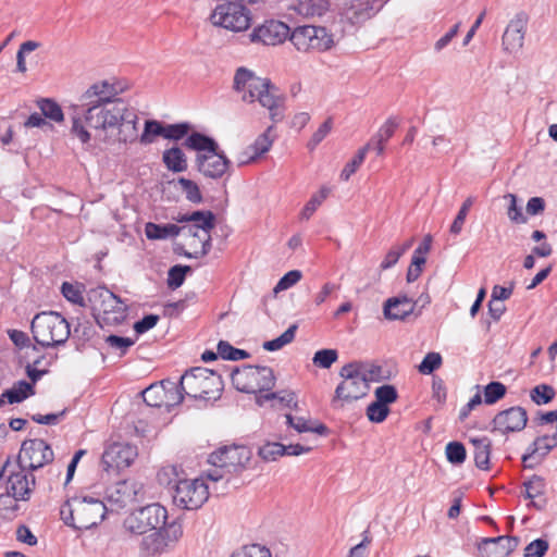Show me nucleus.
<instances>
[{
    "mask_svg": "<svg viewBox=\"0 0 557 557\" xmlns=\"http://www.w3.org/2000/svg\"><path fill=\"white\" fill-rule=\"evenodd\" d=\"M124 91L120 84L101 81L83 94L84 120L96 131V138L114 146L135 141L138 137V116L117 96Z\"/></svg>",
    "mask_w": 557,
    "mask_h": 557,
    "instance_id": "obj_1",
    "label": "nucleus"
},
{
    "mask_svg": "<svg viewBox=\"0 0 557 557\" xmlns=\"http://www.w3.org/2000/svg\"><path fill=\"white\" fill-rule=\"evenodd\" d=\"M233 88L240 94L244 102L260 106L269 111L270 119L275 123L283 119L284 97L270 79L259 77L246 67H238L234 75Z\"/></svg>",
    "mask_w": 557,
    "mask_h": 557,
    "instance_id": "obj_2",
    "label": "nucleus"
},
{
    "mask_svg": "<svg viewBox=\"0 0 557 557\" xmlns=\"http://www.w3.org/2000/svg\"><path fill=\"white\" fill-rule=\"evenodd\" d=\"M178 223H190L180 226L182 234L189 238L190 252L185 251L187 258H201L211 249V231L215 226L214 214L207 211H194L191 213L178 214L174 218Z\"/></svg>",
    "mask_w": 557,
    "mask_h": 557,
    "instance_id": "obj_3",
    "label": "nucleus"
},
{
    "mask_svg": "<svg viewBox=\"0 0 557 557\" xmlns=\"http://www.w3.org/2000/svg\"><path fill=\"white\" fill-rule=\"evenodd\" d=\"M107 507L103 502L92 497H74L60 508V517L66 525L76 530H88L106 516Z\"/></svg>",
    "mask_w": 557,
    "mask_h": 557,
    "instance_id": "obj_4",
    "label": "nucleus"
},
{
    "mask_svg": "<svg viewBox=\"0 0 557 557\" xmlns=\"http://www.w3.org/2000/svg\"><path fill=\"white\" fill-rule=\"evenodd\" d=\"M183 395L195 399L216 400L223 391L221 374L213 370L196 367L180 377Z\"/></svg>",
    "mask_w": 557,
    "mask_h": 557,
    "instance_id": "obj_5",
    "label": "nucleus"
},
{
    "mask_svg": "<svg viewBox=\"0 0 557 557\" xmlns=\"http://www.w3.org/2000/svg\"><path fill=\"white\" fill-rule=\"evenodd\" d=\"M30 329L35 342L44 348L64 345L71 334L66 319L54 311L37 313Z\"/></svg>",
    "mask_w": 557,
    "mask_h": 557,
    "instance_id": "obj_6",
    "label": "nucleus"
},
{
    "mask_svg": "<svg viewBox=\"0 0 557 557\" xmlns=\"http://www.w3.org/2000/svg\"><path fill=\"white\" fill-rule=\"evenodd\" d=\"M214 26L239 33L249 28L252 16L251 12L238 0H222L210 15Z\"/></svg>",
    "mask_w": 557,
    "mask_h": 557,
    "instance_id": "obj_7",
    "label": "nucleus"
},
{
    "mask_svg": "<svg viewBox=\"0 0 557 557\" xmlns=\"http://www.w3.org/2000/svg\"><path fill=\"white\" fill-rule=\"evenodd\" d=\"M235 388L243 393L270 391L275 384L273 370L269 367L244 366L231 373Z\"/></svg>",
    "mask_w": 557,
    "mask_h": 557,
    "instance_id": "obj_8",
    "label": "nucleus"
},
{
    "mask_svg": "<svg viewBox=\"0 0 557 557\" xmlns=\"http://www.w3.org/2000/svg\"><path fill=\"white\" fill-rule=\"evenodd\" d=\"M168 510L160 504H150L133 511L124 521L125 528L136 534L164 529Z\"/></svg>",
    "mask_w": 557,
    "mask_h": 557,
    "instance_id": "obj_9",
    "label": "nucleus"
},
{
    "mask_svg": "<svg viewBox=\"0 0 557 557\" xmlns=\"http://www.w3.org/2000/svg\"><path fill=\"white\" fill-rule=\"evenodd\" d=\"M359 369L357 362L347 363L341 369L339 375L343 381L335 389L333 404L358 400L367 395L370 387Z\"/></svg>",
    "mask_w": 557,
    "mask_h": 557,
    "instance_id": "obj_10",
    "label": "nucleus"
},
{
    "mask_svg": "<svg viewBox=\"0 0 557 557\" xmlns=\"http://www.w3.org/2000/svg\"><path fill=\"white\" fill-rule=\"evenodd\" d=\"M208 498L209 488L201 479L178 480L174 486V504L183 509H199Z\"/></svg>",
    "mask_w": 557,
    "mask_h": 557,
    "instance_id": "obj_11",
    "label": "nucleus"
},
{
    "mask_svg": "<svg viewBox=\"0 0 557 557\" xmlns=\"http://www.w3.org/2000/svg\"><path fill=\"white\" fill-rule=\"evenodd\" d=\"M144 401L150 407H165L170 409L182 403L184 395L181 383L170 379L153 383L141 392Z\"/></svg>",
    "mask_w": 557,
    "mask_h": 557,
    "instance_id": "obj_12",
    "label": "nucleus"
},
{
    "mask_svg": "<svg viewBox=\"0 0 557 557\" xmlns=\"http://www.w3.org/2000/svg\"><path fill=\"white\" fill-rule=\"evenodd\" d=\"M289 39L298 51H324L331 48L333 44L332 36L325 27L312 25L299 26L289 32Z\"/></svg>",
    "mask_w": 557,
    "mask_h": 557,
    "instance_id": "obj_13",
    "label": "nucleus"
},
{
    "mask_svg": "<svg viewBox=\"0 0 557 557\" xmlns=\"http://www.w3.org/2000/svg\"><path fill=\"white\" fill-rule=\"evenodd\" d=\"M251 450L247 446H226L212 453L209 462L220 467L226 473H237L246 468L251 459Z\"/></svg>",
    "mask_w": 557,
    "mask_h": 557,
    "instance_id": "obj_14",
    "label": "nucleus"
},
{
    "mask_svg": "<svg viewBox=\"0 0 557 557\" xmlns=\"http://www.w3.org/2000/svg\"><path fill=\"white\" fill-rule=\"evenodd\" d=\"M53 460V450L44 440L24 441L17 457L20 468L36 470Z\"/></svg>",
    "mask_w": 557,
    "mask_h": 557,
    "instance_id": "obj_15",
    "label": "nucleus"
},
{
    "mask_svg": "<svg viewBox=\"0 0 557 557\" xmlns=\"http://www.w3.org/2000/svg\"><path fill=\"white\" fill-rule=\"evenodd\" d=\"M183 534L181 523L173 521L164 529L156 530L141 540L140 549L146 556H154L163 553L171 544L175 543Z\"/></svg>",
    "mask_w": 557,
    "mask_h": 557,
    "instance_id": "obj_16",
    "label": "nucleus"
},
{
    "mask_svg": "<svg viewBox=\"0 0 557 557\" xmlns=\"http://www.w3.org/2000/svg\"><path fill=\"white\" fill-rule=\"evenodd\" d=\"M100 298L98 323L119 325L126 319L127 306L107 288L97 292Z\"/></svg>",
    "mask_w": 557,
    "mask_h": 557,
    "instance_id": "obj_17",
    "label": "nucleus"
},
{
    "mask_svg": "<svg viewBox=\"0 0 557 557\" xmlns=\"http://www.w3.org/2000/svg\"><path fill=\"white\" fill-rule=\"evenodd\" d=\"M137 447L128 443H112L102 454L101 465L104 471H119L129 467L136 459Z\"/></svg>",
    "mask_w": 557,
    "mask_h": 557,
    "instance_id": "obj_18",
    "label": "nucleus"
},
{
    "mask_svg": "<svg viewBox=\"0 0 557 557\" xmlns=\"http://www.w3.org/2000/svg\"><path fill=\"white\" fill-rule=\"evenodd\" d=\"M288 25L281 21L269 20L255 27L248 37L251 44L277 46L283 44L288 38Z\"/></svg>",
    "mask_w": 557,
    "mask_h": 557,
    "instance_id": "obj_19",
    "label": "nucleus"
},
{
    "mask_svg": "<svg viewBox=\"0 0 557 557\" xmlns=\"http://www.w3.org/2000/svg\"><path fill=\"white\" fill-rule=\"evenodd\" d=\"M143 494V485L134 480L119 481L106 491V498L112 509H122L138 499Z\"/></svg>",
    "mask_w": 557,
    "mask_h": 557,
    "instance_id": "obj_20",
    "label": "nucleus"
},
{
    "mask_svg": "<svg viewBox=\"0 0 557 557\" xmlns=\"http://www.w3.org/2000/svg\"><path fill=\"white\" fill-rule=\"evenodd\" d=\"M528 422V412L520 406L499 411L492 421V431L508 434L522 431Z\"/></svg>",
    "mask_w": 557,
    "mask_h": 557,
    "instance_id": "obj_21",
    "label": "nucleus"
},
{
    "mask_svg": "<svg viewBox=\"0 0 557 557\" xmlns=\"http://www.w3.org/2000/svg\"><path fill=\"white\" fill-rule=\"evenodd\" d=\"M528 26V15L523 12L516 14L508 23L503 34V49L508 53L519 52L524 45Z\"/></svg>",
    "mask_w": 557,
    "mask_h": 557,
    "instance_id": "obj_22",
    "label": "nucleus"
},
{
    "mask_svg": "<svg viewBox=\"0 0 557 557\" xmlns=\"http://www.w3.org/2000/svg\"><path fill=\"white\" fill-rule=\"evenodd\" d=\"M196 163L198 171L207 177H222L231 165V161L219 149L206 152V154H197Z\"/></svg>",
    "mask_w": 557,
    "mask_h": 557,
    "instance_id": "obj_23",
    "label": "nucleus"
},
{
    "mask_svg": "<svg viewBox=\"0 0 557 557\" xmlns=\"http://www.w3.org/2000/svg\"><path fill=\"white\" fill-rule=\"evenodd\" d=\"M518 544L519 540L511 536L484 537L478 544V550L481 557H506Z\"/></svg>",
    "mask_w": 557,
    "mask_h": 557,
    "instance_id": "obj_24",
    "label": "nucleus"
},
{
    "mask_svg": "<svg viewBox=\"0 0 557 557\" xmlns=\"http://www.w3.org/2000/svg\"><path fill=\"white\" fill-rule=\"evenodd\" d=\"M555 447H557V432L554 435L536 437L529 446L528 453L522 456L524 467L533 468L539 465Z\"/></svg>",
    "mask_w": 557,
    "mask_h": 557,
    "instance_id": "obj_25",
    "label": "nucleus"
},
{
    "mask_svg": "<svg viewBox=\"0 0 557 557\" xmlns=\"http://www.w3.org/2000/svg\"><path fill=\"white\" fill-rule=\"evenodd\" d=\"M383 7L377 0H351L344 14L351 23H361L377 13Z\"/></svg>",
    "mask_w": 557,
    "mask_h": 557,
    "instance_id": "obj_26",
    "label": "nucleus"
},
{
    "mask_svg": "<svg viewBox=\"0 0 557 557\" xmlns=\"http://www.w3.org/2000/svg\"><path fill=\"white\" fill-rule=\"evenodd\" d=\"M523 496L531 500L529 506L536 510H544L547 506L546 481L540 475H532L528 481L523 482Z\"/></svg>",
    "mask_w": 557,
    "mask_h": 557,
    "instance_id": "obj_27",
    "label": "nucleus"
},
{
    "mask_svg": "<svg viewBox=\"0 0 557 557\" xmlns=\"http://www.w3.org/2000/svg\"><path fill=\"white\" fill-rule=\"evenodd\" d=\"M26 468H20L16 472H11L8 482L7 491L8 494L13 496L15 499H27L30 492L32 485H35V478L30 474V479L25 473Z\"/></svg>",
    "mask_w": 557,
    "mask_h": 557,
    "instance_id": "obj_28",
    "label": "nucleus"
},
{
    "mask_svg": "<svg viewBox=\"0 0 557 557\" xmlns=\"http://www.w3.org/2000/svg\"><path fill=\"white\" fill-rule=\"evenodd\" d=\"M274 127L269 126L262 134H260L255 141L249 145L244 151L243 156L248 154L247 159H242L240 164H248L255 162L259 157L267 153L274 141V136L271 135Z\"/></svg>",
    "mask_w": 557,
    "mask_h": 557,
    "instance_id": "obj_29",
    "label": "nucleus"
},
{
    "mask_svg": "<svg viewBox=\"0 0 557 557\" xmlns=\"http://www.w3.org/2000/svg\"><path fill=\"white\" fill-rule=\"evenodd\" d=\"M414 310L413 301L407 296L388 298L384 304V317L387 320H404Z\"/></svg>",
    "mask_w": 557,
    "mask_h": 557,
    "instance_id": "obj_30",
    "label": "nucleus"
},
{
    "mask_svg": "<svg viewBox=\"0 0 557 557\" xmlns=\"http://www.w3.org/2000/svg\"><path fill=\"white\" fill-rule=\"evenodd\" d=\"M182 228L176 224H156L148 222L145 225V235L150 240L173 238L180 235Z\"/></svg>",
    "mask_w": 557,
    "mask_h": 557,
    "instance_id": "obj_31",
    "label": "nucleus"
},
{
    "mask_svg": "<svg viewBox=\"0 0 557 557\" xmlns=\"http://www.w3.org/2000/svg\"><path fill=\"white\" fill-rule=\"evenodd\" d=\"M285 418L286 423L298 433L312 432L319 435H324L327 432V428L318 421H311L304 417H294L290 413L285 414Z\"/></svg>",
    "mask_w": 557,
    "mask_h": 557,
    "instance_id": "obj_32",
    "label": "nucleus"
},
{
    "mask_svg": "<svg viewBox=\"0 0 557 557\" xmlns=\"http://www.w3.org/2000/svg\"><path fill=\"white\" fill-rule=\"evenodd\" d=\"M162 161L166 169L174 173H181L187 170V158L178 147L164 150Z\"/></svg>",
    "mask_w": 557,
    "mask_h": 557,
    "instance_id": "obj_33",
    "label": "nucleus"
},
{
    "mask_svg": "<svg viewBox=\"0 0 557 557\" xmlns=\"http://www.w3.org/2000/svg\"><path fill=\"white\" fill-rule=\"evenodd\" d=\"M474 447L475 466L482 470H487L490 465L492 442L488 437L471 438Z\"/></svg>",
    "mask_w": 557,
    "mask_h": 557,
    "instance_id": "obj_34",
    "label": "nucleus"
},
{
    "mask_svg": "<svg viewBox=\"0 0 557 557\" xmlns=\"http://www.w3.org/2000/svg\"><path fill=\"white\" fill-rule=\"evenodd\" d=\"M184 146L198 151V154H206V152L210 153V151L219 149V145L214 139L197 132L190 134L185 139Z\"/></svg>",
    "mask_w": 557,
    "mask_h": 557,
    "instance_id": "obj_35",
    "label": "nucleus"
},
{
    "mask_svg": "<svg viewBox=\"0 0 557 557\" xmlns=\"http://www.w3.org/2000/svg\"><path fill=\"white\" fill-rule=\"evenodd\" d=\"M398 123L394 119L389 117L368 143L371 144V147H374L379 156L384 153V145L394 135Z\"/></svg>",
    "mask_w": 557,
    "mask_h": 557,
    "instance_id": "obj_36",
    "label": "nucleus"
},
{
    "mask_svg": "<svg viewBox=\"0 0 557 557\" xmlns=\"http://www.w3.org/2000/svg\"><path fill=\"white\" fill-rule=\"evenodd\" d=\"M35 394V389L32 383L27 381L16 382L12 388L3 392V399L7 398L10 404L22 403L29 396Z\"/></svg>",
    "mask_w": 557,
    "mask_h": 557,
    "instance_id": "obj_37",
    "label": "nucleus"
},
{
    "mask_svg": "<svg viewBox=\"0 0 557 557\" xmlns=\"http://www.w3.org/2000/svg\"><path fill=\"white\" fill-rule=\"evenodd\" d=\"M298 14L305 17L323 15L329 9L327 0H298L296 7Z\"/></svg>",
    "mask_w": 557,
    "mask_h": 557,
    "instance_id": "obj_38",
    "label": "nucleus"
},
{
    "mask_svg": "<svg viewBox=\"0 0 557 557\" xmlns=\"http://www.w3.org/2000/svg\"><path fill=\"white\" fill-rule=\"evenodd\" d=\"M164 134L165 125L156 120H147L145 122V128L139 140L144 145L152 144L157 136H161L164 138Z\"/></svg>",
    "mask_w": 557,
    "mask_h": 557,
    "instance_id": "obj_39",
    "label": "nucleus"
},
{
    "mask_svg": "<svg viewBox=\"0 0 557 557\" xmlns=\"http://www.w3.org/2000/svg\"><path fill=\"white\" fill-rule=\"evenodd\" d=\"M357 366L360 367L359 370L362 376H364L367 384H369V382H380L388 379V375L380 364L371 362H357Z\"/></svg>",
    "mask_w": 557,
    "mask_h": 557,
    "instance_id": "obj_40",
    "label": "nucleus"
},
{
    "mask_svg": "<svg viewBox=\"0 0 557 557\" xmlns=\"http://www.w3.org/2000/svg\"><path fill=\"white\" fill-rule=\"evenodd\" d=\"M297 324H292L282 335H280L278 337L272 339V341H267L263 343L262 347L268 350V351H275V350H280L281 348H283L284 346H286L287 344L292 343L295 338V334H296V331H297Z\"/></svg>",
    "mask_w": 557,
    "mask_h": 557,
    "instance_id": "obj_41",
    "label": "nucleus"
},
{
    "mask_svg": "<svg viewBox=\"0 0 557 557\" xmlns=\"http://www.w3.org/2000/svg\"><path fill=\"white\" fill-rule=\"evenodd\" d=\"M329 187H322L319 193L314 194L310 200L305 205L300 212L301 220H309L321 203L326 199L330 194Z\"/></svg>",
    "mask_w": 557,
    "mask_h": 557,
    "instance_id": "obj_42",
    "label": "nucleus"
},
{
    "mask_svg": "<svg viewBox=\"0 0 557 557\" xmlns=\"http://www.w3.org/2000/svg\"><path fill=\"white\" fill-rule=\"evenodd\" d=\"M278 399L282 404H285L287 407H292L294 409L298 408V403L296 400V395L290 391H282L276 393H267L257 398V403L259 405H263L265 401Z\"/></svg>",
    "mask_w": 557,
    "mask_h": 557,
    "instance_id": "obj_43",
    "label": "nucleus"
},
{
    "mask_svg": "<svg viewBox=\"0 0 557 557\" xmlns=\"http://www.w3.org/2000/svg\"><path fill=\"white\" fill-rule=\"evenodd\" d=\"M555 394L556 393L553 386L547 384H539L531 389L530 398L536 405H546L554 399Z\"/></svg>",
    "mask_w": 557,
    "mask_h": 557,
    "instance_id": "obj_44",
    "label": "nucleus"
},
{
    "mask_svg": "<svg viewBox=\"0 0 557 557\" xmlns=\"http://www.w3.org/2000/svg\"><path fill=\"white\" fill-rule=\"evenodd\" d=\"M38 107L45 117L54 122L63 121L64 115L62 109L55 101L51 99H41L38 101Z\"/></svg>",
    "mask_w": 557,
    "mask_h": 557,
    "instance_id": "obj_45",
    "label": "nucleus"
},
{
    "mask_svg": "<svg viewBox=\"0 0 557 557\" xmlns=\"http://www.w3.org/2000/svg\"><path fill=\"white\" fill-rule=\"evenodd\" d=\"M371 148V144H367L361 149L358 150L357 154L352 158L350 162H348L341 173V178L343 181H348L350 176L358 170V168L364 161L366 154L368 150Z\"/></svg>",
    "mask_w": 557,
    "mask_h": 557,
    "instance_id": "obj_46",
    "label": "nucleus"
},
{
    "mask_svg": "<svg viewBox=\"0 0 557 557\" xmlns=\"http://www.w3.org/2000/svg\"><path fill=\"white\" fill-rule=\"evenodd\" d=\"M218 354L225 360H243L249 357L246 350L233 347L228 342L221 341L218 344Z\"/></svg>",
    "mask_w": 557,
    "mask_h": 557,
    "instance_id": "obj_47",
    "label": "nucleus"
},
{
    "mask_svg": "<svg viewBox=\"0 0 557 557\" xmlns=\"http://www.w3.org/2000/svg\"><path fill=\"white\" fill-rule=\"evenodd\" d=\"M445 455L453 465H461L467 457L466 448L460 442H449L445 447Z\"/></svg>",
    "mask_w": 557,
    "mask_h": 557,
    "instance_id": "obj_48",
    "label": "nucleus"
},
{
    "mask_svg": "<svg viewBox=\"0 0 557 557\" xmlns=\"http://www.w3.org/2000/svg\"><path fill=\"white\" fill-rule=\"evenodd\" d=\"M473 202H474V198L468 197L465 200V202L462 203V206L460 207V209L449 228V232L453 235H459L461 233L467 214H468L471 206L473 205Z\"/></svg>",
    "mask_w": 557,
    "mask_h": 557,
    "instance_id": "obj_49",
    "label": "nucleus"
},
{
    "mask_svg": "<svg viewBox=\"0 0 557 557\" xmlns=\"http://www.w3.org/2000/svg\"><path fill=\"white\" fill-rule=\"evenodd\" d=\"M285 445L281 443H267L259 448V456L264 461H275L278 457L284 456Z\"/></svg>",
    "mask_w": 557,
    "mask_h": 557,
    "instance_id": "obj_50",
    "label": "nucleus"
},
{
    "mask_svg": "<svg viewBox=\"0 0 557 557\" xmlns=\"http://www.w3.org/2000/svg\"><path fill=\"white\" fill-rule=\"evenodd\" d=\"M190 271L189 265H174L169 270L168 273V286L171 289H176L183 285L186 273Z\"/></svg>",
    "mask_w": 557,
    "mask_h": 557,
    "instance_id": "obj_51",
    "label": "nucleus"
},
{
    "mask_svg": "<svg viewBox=\"0 0 557 557\" xmlns=\"http://www.w3.org/2000/svg\"><path fill=\"white\" fill-rule=\"evenodd\" d=\"M506 394V386L500 382H491L484 387V401L493 405L502 399Z\"/></svg>",
    "mask_w": 557,
    "mask_h": 557,
    "instance_id": "obj_52",
    "label": "nucleus"
},
{
    "mask_svg": "<svg viewBox=\"0 0 557 557\" xmlns=\"http://www.w3.org/2000/svg\"><path fill=\"white\" fill-rule=\"evenodd\" d=\"M338 354L335 349H321L318 350L313 358L312 362L314 366L322 368V369H329L331 366L337 360Z\"/></svg>",
    "mask_w": 557,
    "mask_h": 557,
    "instance_id": "obj_53",
    "label": "nucleus"
},
{
    "mask_svg": "<svg viewBox=\"0 0 557 557\" xmlns=\"http://www.w3.org/2000/svg\"><path fill=\"white\" fill-rule=\"evenodd\" d=\"M231 557H272V554L265 546L251 544L236 550Z\"/></svg>",
    "mask_w": 557,
    "mask_h": 557,
    "instance_id": "obj_54",
    "label": "nucleus"
},
{
    "mask_svg": "<svg viewBox=\"0 0 557 557\" xmlns=\"http://www.w3.org/2000/svg\"><path fill=\"white\" fill-rule=\"evenodd\" d=\"M191 126L189 123H177L165 125L164 138L170 140H181L188 135Z\"/></svg>",
    "mask_w": 557,
    "mask_h": 557,
    "instance_id": "obj_55",
    "label": "nucleus"
},
{
    "mask_svg": "<svg viewBox=\"0 0 557 557\" xmlns=\"http://www.w3.org/2000/svg\"><path fill=\"white\" fill-rule=\"evenodd\" d=\"M389 413L387 406L377 401L371 403L367 408V417L371 422L381 423Z\"/></svg>",
    "mask_w": 557,
    "mask_h": 557,
    "instance_id": "obj_56",
    "label": "nucleus"
},
{
    "mask_svg": "<svg viewBox=\"0 0 557 557\" xmlns=\"http://www.w3.org/2000/svg\"><path fill=\"white\" fill-rule=\"evenodd\" d=\"M178 184L189 201L199 203L202 200L199 187L195 182L181 177L178 178Z\"/></svg>",
    "mask_w": 557,
    "mask_h": 557,
    "instance_id": "obj_57",
    "label": "nucleus"
},
{
    "mask_svg": "<svg viewBox=\"0 0 557 557\" xmlns=\"http://www.w3.org/2000/svg\"><path fill=\"white\" fill-rule=\"evenodd\" d=\"M374 395L376 398L375 401L383 404L385 406L396 401L398 397L397 391L393 385L379 386L375 389Z\"/></svg>",
    "mask_w": 557,
    "mask_h": 557,
    "instance_id": "obj_58",
    "label": "nucleus"
},
{
    "mask_svg": "<svg viewBox=\"0 0 557 557\" xmlns=\"http://www.w3.org/2000/svg\"><path fill=\"white\" fill-rule=\"evenodd\" d=\"M333 127L332 117L326 119L321 126L313 133L312 137L308 141L307 147L310 150L315 149V147L329 135Z\"/></svg>",
    "mask_w": 557,
    "mask_h": 557,
    "instance_id": "obj_59",
    "label": "nucleus"
},
{
    "mask_svg": "<svg viewBox=\"0 0 557 557\" xmlns=\"http://www.w3.org/2000/svg\"><path fill=\"white\" fill-rule=\"evenodd\" d=\"M301 272L298 270H292L284 274L274 287V293L286 290L297 284L301 280Z\"/></svg>",
    "mask_w": 557,
    "mask_h": 557,
    "instance_id": "obj_60",
    "label": "nucleus"
},
{
    "mask_svg": "<svg viewBox=\"0 0 557 557\" xmlns=\"http://www.w3.org/2000/svg\"><path fill=\"white\" fill-rule=\"evenodd\" d=\"M505 199L509 200L507 215L510 221L521 224L527 222V218L522 213V209L517 206V197L513 194H508Z\"/></svg>",
    "mask_w": 557,
    "mask_h": 557,
    "instance_id": "obj_61",
    "label": "nucleus"
},
{
    "mask_svg": "<svg viewBox=\"0 0 557 557\" xmlns=\"http://www.w3.org/2000/svg\"><path fill=\"white\" fill-rule=\"evenodd\" d=\"M442 364V357L438 352H429L423 358L422 362L419 366V371L422 374H431Z\"/></svg>",
    "mask_w": 557,
    "mask_h": 557,
    "instance_id": "obj_62",
    "label": "nucleus"
},
{
    "mask_svg": "<svg viewBox=\"0 0 557 557\" xmlns=\"http://www.w3.org/2000/svg\"><path fill=\"white\" fill-rule=\"evenodd\" d=\"M548 550V542L542 539L532 541L524 549V557H543Z\"/></svg>",
    "mask_w": 557,
    "mask_h": 557,
    "instance_id": "obj_63",
    "label": "nucleus"
},
{
    "mask_svg": "<svg viewBox=\"0 0 557 557\" xmlns=\"http://www.w3.org/2000/svg\"><path fill=\"white\" fill-rule=\"evenodd\" d=\"M106 342L111 348L117 350L120 355H124L126 350L134 345L133 339L117 335H109Z\"/></svg>",
    "mask_w": 557,
    "mask_h": 557,
    "instance_id": "obj_64",
    "label": "nucleus"
}]
</instances>
